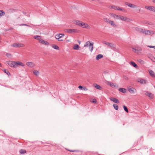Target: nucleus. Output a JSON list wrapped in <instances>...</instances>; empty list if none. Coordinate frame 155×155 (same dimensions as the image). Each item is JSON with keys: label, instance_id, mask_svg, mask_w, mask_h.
<instances>
[{"label": "nucleus", "instance_id": "3c124183", "mask_svg": "<svg viewBox=\"0 0 155 155\" xmlns=\"http://www.w3.org/2000/svg\"><path fill=\"white\" fill-rule=\"evenodd\" d=\"M148 47H149L150 48H155V46H148Z\"/></svg>", "mask_w": 155, "mask_h": 155}, {"label": "nucleus", "instance_id": "20e7f679", "mask_svg": "<svg viewBox=\"0 0 155 155\" xmlns=\"http://www.w3.org/2000/svg\"><path fill=\"white\" fill-rule=\"evenodd\" d=\"M7 64L12 67H16L15 62L14 61H9L7 62Z\"/></svg>", "mask_w": 155, "mask_h": 155}, {"label": "nucleus", "instance_id": "c85d7f7f", "mask_svg": "<svg viewBox=\"0 0 155 155\" xmlns=\"http://www.w3.org/2000/svg\"><path fill=\"white\" fill-rule=\"evenodd\" d=\"M113 107L114 109L116 110H118V107L117 105L116 104H114L113 105Z\"/></svg>", "mask_w": 155, "mask_h": 155}, {"label": "nucleus", "instance_id": "2f4dec72", "mask_svg": "<svg viewBox=\"0 0 155 155\" xmlns=\"http://www.w3.org/2000/svg\"><path fill=\"white\" fill-rule=\"evenodd\" d=\"M33 73L36 76H38L39 74V71H37V70H34L33 71Z\"/></svg>", "mask_w": 155, "mask_h": 155}, {"label": "nucleus", "instance_id": "aec40b11", "mask_svg": "<svg viewBox=\"0 0 155 155\" xmlns=\"http://www.w3.org/2000/svg\"><path fill=\"white\" fill-rule=\"evenodd\" d=\"M134 29L135 30L140 32V33H142L143 29L141 28L138 27H135Z\"/></svg>", "mask_w": 155, "mask_h": 155}, {"label": "nucleus", "instance_id": "cd10ccee", "mask_svg": "<svg viewBox=\"0 0 155 155\" xmlns=\"http://www.w3.org/2000/svg\"><path fill=\"white\" fill-rule=\"evenodd\" d=\"M52 47L53 48L55 49L59 50V47L55 45H53L52 46Z\"/></svg>", "mask_w": 155, "mask_h": 155}, {"label": "nucleus", "instance_id": "864d4df0", "mask_svg": "<svg viewBox=\"0 0 155 155\" xmlns=\"http://www.w3.org/2000/svg\"><path fill=\"white\" fill-rule=\"evenodd\" d=\"M68 151H70V152H74L75 151H76V150H68Z\"/></svg>", "mask_w": 155, "mask_h": 155}, {"label": "nucleus", "instance_id": "ddd939ff", "mask_svg": "<svg viewBox=\"0 0 155 155\" xmlns=\"http://www.w3.org/2000/svg\"><path fill=\"white\" fill-rule=\"evenodd\" d=\"M145 94L146 96H147L149 97L151 99H152L153 98V94L148 91H147L145 93Z\"/></svg>", "mask_w": 155, "mask_h": 155}, {"label": "nucleus", "instance_id": "de8ad7c7", "mask_svg": "<svg viewBox=\"0 0 155 155\" xmlns=\"http://www.w3.org/2000/svg\"><path fill=\"white\" fill-rule=\"evenodd\" d=\"M121 11H122L123 12H127V10L125 9L122 8Z\"/></svg>", "mask_w": 155, "mask_h": 155}, {"label": "nucleus", "instance_id": "680f3d73", "mask_svg": "<svg viewBox=\"0 0 155 155\" xmlns=\"http://www.w3.org/2000/svg\"><path fill=\"white\" fill-rule=\"evenodd\" d=\"M153 1V2L154 3H155V0H152Z\"/></svg>", "mask_w": 155, "mask_h": 155}, {"label": "nucleus", "instance_id": "58836bf2", "mask_svg": "<svg viewBox=\"0 0 155 155\" xmlns=\"http://www.w3.org/2000/svg\"><path fill=\"white\" fill-rule=\"evenodd\" d=\"M120 15H118L116 14H113V17L115 18H116L118 19H119V17Z\"/></svg>", "mask_w": 155, "mask_h": 155}, {"label": "nucleus", "instance_id": "6e6552de", "mask_svg": "<svg viewBox=\"0 0 155 155\" xmlns=\"http://www.w3.org/2000/svg\"><path fill=\"white\" fill-rule=\"evenodd\" d=\"M107 84L109 85L112 88H117L118 87V85L116 84H114L107 81Z\"/></svg>", "mask_w": 155, "mask_h": 155}, {"label": "nucleus", "instance_id": "72a5a7b5", "mask_svg": "<svg viewBox=\"0 0 155 155\" xmlns=\"http://www.w3.org/2000/svg\"><path fill=\"white\" fill-rule=\"evenodd\" d=\"M137 61L140 63L141 64H143L144 63V62L142 60L140 59H138L137 60Z\"/></svg>", "mask_w": 155, "mask_h": 155}, {"label": "nucleus", "instance_id": "c756f323", "mask_svg": "<svg viewBox=\"0 0 155 155\" xmlns=\"http://www.w3.org/2000/svg\"><path fill=\"white\" fill-rule=\"evenodd\" d=\"M5 15V13L2 10H0V17Z\"/></svg>", "mask_w": 155, "mask_h": 155}, {"label": "nucleus", "instance_id": "774afa93", "mask_svg": "<svg viewBox=\"0 0 155 155\" xmlns=\"http://www.w3.org/2000/svg\"><path fill=\"white\" fill-rule=\"evenodd\" d=\"M154 87H155V86H154Z\"/></svg>", "mask_w": 155, "mask_h": 155}, {"label": "nucleus", "instance_id": "4c0bfd02", "mask_svg": "<svg viewBox=\"0 0 155 155\" xmlns=\"http://www.w3.org/2000/svg\"><path fill=\"white\" fill-rule=\"evenodd\" d=\"M117 6H116L115 5H112L111 6L110 8L113 9L115 10H117Z\"/></svg>", "mask_w": 155, "mask_h": 155}, {"label": "nucleus", "instance_id": "0eeeda50", "mask_svg": "<svg viewBox=\"0 0 155 155\" xmlns=\"http://www.w3.org/2000/svg\"><path fill=\"white\" fill-rule=\"evenodd\" d=\"M152 33H153V31H151L143 29L142 33L146 35H150L152 34Z\"/></svg>", "mask_w": 155, "mask_h": 155}, {"label": "nucleus", "instance_id": "052dcab7", "mask_svg": "<svg viewBox=\"0 0 155 155\" xmlns=\"http://www.w3.org/2000/svg\"><path fill=\"white\" fill-rule=\"evenodd\" d=\"M23 13L24 14H26V12H23Z\"/></svg>", "mask_w": 155, "mask_h": 155}, {"label": "nucleus", "instance_id": "423d86ee", "mask_svg": "<svg viewBox=\"0 0 155 155\" xmlns=\"http://www.w3.org/2000/svg\"><path fill=\"white\" fill-rule=\"evenodd\" d=\"M107 23H109L112 26L116 28L117 27L116 24L114 23V22L113 21H110L109 20H107Z\"/></svg>", "mask_w": 155, "mask_h": 155}, {"label": "nucleus", "instance_id": "4d7b16f0", "mask_svg": "<svg viewBox=\"0 0 155 155\" xmlns=\"http://www.w3.org/2000/svg\"><path fill=\"white\" fill-rule=\"evenodd\" d=\"M147 24H149V25H153V23H147Z\"/></svg>", "mask_w": 155, "mask_h": 155}, {"label": "nucleus", "instance_id": "39448f33", "mask_svg": "<svg viewBox=\"0 0 155 155\" xmlns=\"http://www.w3.org/2000/svg\"><path fill=\"white\" fill-rule=\"evenodd\" d=\"M12 46L14 47H24V45L21 43H15L12 45Z\"/></svg>", "mask_w": 155, "mask_h": 155}, {"label": "nucleus", "instance_id": "603ef678", "mask_svg": "<svg viewBox=\"0 0 155 155\" xmlns=\"http://www.w3.org/2000/svg\"><path fill=\"white\" fill-rule=\"evenodd\" d=\"M25 25H26V24H20V25H19L20 26H25Z\"/></svg>", "mask_w": 155, "mask_h": 155}, {"label": "nucleus", "instance_id": "1a4fd4ad", "mask_svg": "<svg viewBox=\"0 0 155 155\" xmlns=\"http://www.w3.org/2000/svg\"><path fill=\"white\" fill-rule=\"evenodd\" d=\"M119 19H120L122 21H128L129 20V19L126 17H124L123 16L120 15Z\"/></svg>", "mask_w": 155, "mask_h": 155}, {"label": "nucleus", "instance_id": "f704fd0d", "mask_svg": "<svg viewBox=\"0 0 155 155\" xmlns=\"http://www.w3.org/2000/svg\"><path fill=\"white\" fill-rule=\"evenodd\" d=\"M3 71L5 73L7 74L8 75H9L10 74V73L8 71H7L6 69H3Z\"/></svg>", "mask_w": 155, "mask_h": 155}, {"label": "nucleus", "instance_id": "13d9d810", "mask_svg": "<svg viewBox=\"0 0 155 155\" xmlns=\"http://www.w3.org/2000/svg\"><path fill=\"white\" fill-rule=\"evenodd\" d=\"M25 26H28V27H31V26H30L29 25H27V24H26V25H25Z\"/></svg>", "mask_w": 155, "mask_h": 155}, {"label": "nucleus", "instance_id": "a18cd8bd", "mask_svg": "<svg viewBox=\"0 0 155 155\" xmlns=\"http://www.w3.org/2000/svg\"><path fill=\"white\" fill-rule=\"evenodd\" d=\"M123 78L124 79L126 80H127L128 79V78L125 75L123 76Z\"/></svg>", "mask_w": 155, "mask_h": 155}, {"label": "nucleus", "instance_id": "393cba45", "mask_svg": "<svg viewBox=\"0 0 155 155\" xmlns=\"http://www.w3.org/2000/svg\"><path fill=\"white\" fill-rule=\"evenodd\" d=\"M119 90L120 91L123 93H125L126 92V89L123 88H120Z\"/></svg>", "mask_w": 155, "mask_h": 155}, {"label": "nucleus", "instance_id": "f3484780", "mask_svg": "<svg viewBox=\"0 0 155 155\" xmlns=\"http://www.w3.org/2000/svg\"><path fill=\"white\" fill-rule=\"evenodd\" d=\"M64 35V34H59L56 35H55V38L56 39H59L61 38Z\"/></svg>", "mask_w": 155, "mask_h": 155}, {"label": "nucleus", "instance_id": "bb28decb", "mask_svg": "<svg viewBox=\"0 0 155 155\" xmlns=\"http://www.w3.org/2000/svg\"><path fill=\"white\" fill-rule=\"evenodd\" d=\"M73 49L75 50H78L80 48L79 46L77 44H75L73 47Z\"/></svg>", "mask_w": 155, "mask_h": 155}, {"label": "nucleus", "instance_id": "79ce46f5", "mask_svg": "<svg viewBox=\"0 0 155 155\" xmlns=\"http://www.w3.org/2000/svg\"><path fill=\"white\" fill-rule=\"evenodd\" d=\"M6 56H7V57H8L9 58H11V54H10L8 53H7L6 54Z\"/></svg>", "mask_w": 155, "mask_h": 155}, {"label": "nucleus", "instance_id": "4468645a", "mask_svg": "<svg viewBox=\"0 0 155 155\" xmlns=\"http://www.w3.org/2000/svg\"><path fill=\"white\" fill-rule=\"evenodd\" d=\"M110 99L111 101H113L114 103L118 104L119 102L118 100L116 98L111 97L110 98Z\"/></svg>", "mask_w": 155, "mask_h": 155}, {"label": "nucleus", "instance_id": "e2e57ef3", "mask_svg": "<svg viewBox=\"0 0 155 155\" xmlns=\"http://www.w3.org/2000/svg\"><path fill=\"white\" fill-rule=\"evenodd\" d=\"M78 43H79V44H80V41H78Z\"/></svg>", "mask_w": 155, "mask_h": 155}, {"label": "nucleus", "instance_id": "338daca9", "mask_svg": "<svg viewBox=\"0 0 155 155\" xmlns=\"http://www.w3.org/2000/svg\"><path fill=\"white\" fill-rule=\"evenodd\" d=\"M104 43H105V44H107V43H106V42H105Z\"/></svg>", "mask_w": 155, "mask_h": 155}, {"label": "nucleus", "instance_id": "9b49d317", "mask_svg": "<svg viewBox=\"0 0 155 155\" xmlns=\"http://www.w3.org/2000/svg\"><path fill=\"white\" fill-rule=\"evenodd\" d=\"M79 26L81 27H82L84 28H87L88 27V25L87 24H85L84 23L82 22L81 21V22H80V24H79Z\"/></svg>", "mask_w": 155, "mask_h": 155}, {"label": "nucleus", "instance_id": "a19ab883", "mask_svg": "<svg viewBox=\"0 0 155 155\" xmlns=\"http://www.w3.org/2000/svg\"><path fill=\"white\" fill-rule=\"evenodd\" d=\"M91 101L92 103H96L97 102L96 100L95 99H94Z\"/></svg>", "mask_w": 155, "mask_h": 155}, {"label": "nucleus", "instance_id": "b1692460", "mask_svg": "<svg viewBox=\"0 0 155 155\" xmlns=\"http://www.w3.org/2000/svg\"><path fill=\"white\" fill-rule=\"evenodd\" d=\"M145 8L150 10L151 11H153V6H145Z\"/></svg>", "mask_w": 155, "mask_h": 155}, {"label": "nucleus", "instance_id": "69168bd1", "mask_svg": "<svg viewBox=\"0 0 155 155\" xmlns=\"http://www.w3.org/2000/svg\"><path fill=\"white\" fill-rule=\"evenodd\" d=\"M0 67H2L1 64L0 63Z\"/></svg>", "mask_w": 155, "mask_h": 155}, {"label": "nucleus", "instance_id": "473e14b6", "mask_svg": "<svg viewBox=\"0 0 155 155\" xmlns=\"http://www.w3.org/2000/svg\"><path fill=\"white\" fill-rule=\"evenodd\" d=\"M41 36L39 35H36L34 37V38L36 40H38V41L41 38Z\"/></svg>", "mask_w": 155, "mask_h": 155}, {"label": "nucleus", "instance_id": "6e6d98bb", "mask_svg": "<svg viewBox=\"0 0 155 155\" xmlns=\"http://www.w3.org/2000/svg\"><path fill=\"white\" fill-rule=\"evenodd\" d=\"M57 39L59 41H63L62 39H61V38L59 39Z\"/></svg>", "mask_w": 155, "mask_h": 155}, {"label": "nucleus", "instance_id": "2eb2a0df", "mask_svg": "<svg viewBox=\"0 0 155 155\" xmlns=\"http://www.w3.org/2000/svg\"><path fill=\"white\" fill-rule=\"evenodd\" d=\"M128 91L131 94H134L136 89L132 87H130L128 89Z\"/></svg>", "mask_w": 155, "mask_h": 155}, {"label": "nucleus", "instance_id": "f03ea898", "mask_svg": "<svg viewBox=\"0 0 155 155\" xmlns=\"http://www.w3.org/2000/svg\"><path fill=\"white\" fill-rule=\"evenodd\" d=\"M88 46L91 47V48L90 50V51L91 52L92 51L93 48V44L91 43L89 41H88L86 42L84 45V47H85Z\"/></svg>", "mask_w": 155, "mask_h": 155}, {"label": "nucleus", "instance_id": "49530a36", "mask_svg": "<svg viewBox=\"0 0 155 155\" xmlns=\"http://www.w3.org/2000/svg\"><path fill=\"white\" fill-rule=\"evenodd\" d=\"M42 41H43V40L41 38V37L38 41H39V43H42Z\"/></svg>", "mask_w": 155, "mask_h": 155}, {"label": "nucleus", "instance_id": "dca6fc26", "mask_svg": "<svg viewBox=\"0 0 155 155\" xmlns=\"http://www.w3.org/2000/svg\"><path fill=\"white\" fill-rule=\"evenodd\" d=\"M142 49L140 48H139L136 49L135 48H133L132 51L135 53H138L139 51H141Z\"/></svg>", "mask_w": 155, "mask_h": 155}, {"label": "nucleus", "instance_id": "5fc2aeb1", "mask_svg": "<svg viewBox=\"0 0 155 155\" xmlns=\"http://www.w3.org/2000/svg\"><path fill=\"white\" fill-rule=\"evenodd\" d=\"M152 8L153 10L152 11L153 12H155V7H153V8Z\"/></svg>", "mask_w": 155, "mask_h": 155}, {"label": "nucleus", "instance_id": "a211bd4d", "mask_svg": "<svg viewBox=\"0 0 155 155\" xmlns=\"http://www.w3.org/2000/svg\"><path fill=\"white\" fill-rule=\"evenodd\" d=\"M26 64L28 66L30 67H33L35 65V64L31 62H27Z\"/></svg>", "mask_w": 155, "mask_h": 155}, {"label": "nucleus", "instance_id": "f257e3e1", "mask_svg": "<svg viewBox=\"0 0 155 155\" xmlns=\"http://www.w3.org/2000/svg\"><path fill=\"white\" fill-rule=\"evenodd\" d=\"M79 31L75 29H69L66 30V32L68 33L71 34L72 33H78Z\"/></svg>", "mask_w": 155, "mask_h": 155}, {"label": "nucleus", "instance_id": "09e8293b", "mask_svg": "<svg viewBox=\"0 0 155 155\" xmlns=\"http://www.w3.org/2000/svg\"><path fill=\"white\" fill-rule=\"evenodd\" d=\"M117 10H120V11H121V10H122V8H120V7H117Z\"/></svg>", "mask_w": 155, "mask_h": 155}, {"label": "nucleus", "instance_id": "f8f14e48", "mask_svg": "<svg viewBox=\"0 0 155 155\" xmlns=\"http://www.w3.org/2000/svg\"><path fill=\"white\" fill-rule=\"evenodd\" d=\"M125 4L126 5H127L129 7L131 8H135L136 7V6L135 5H134L131 4L129 2H125Z\"/></svg>", "mask_w": 155, "mask_h": 155}, {"label": "nucleus", "instance_id": "c9c22d12", "mask_svg": "<svg viewBox=\"0 0 155 155\" xmlns=\"http://www.w3.org/2000/svg\"><path fill=\"white\" fill-rule=\"evenodd\" d=\"M26 153V150H25L21 149L20 150V153L21 154H24V153Z\"/></svg>", "mask_w": 155, "mask_h": 155}, {"label": "nucleus", "instance_id": "e433bc0d", "mask_svg": "<svg viewBox=\"0 0 155 155\" xmlns=\"http://www.w3.org/2000/svg\"><path fill=\"white\" fill-rule=\"evenodd\" d=\"M123 108L124 109V110L127 113H128L129 111H128V109L127 108V107L126 106H125V105H123Z\"/></svg>", "mask_w": 155, "mask_h": 155}, {"label": "nucleus", "instance_id": "8fccbe9b", "mask_svg": "<svg viewBox=\"0 0 155 155\" xmlns=\"http://www.w3.org/2000/svg\"><path fill=\"white\" fill-rule=\"evenodd\" d=\"M151 60L153 62H155V58L153 57L152 59H151Z\"/></svg>", "mask_w": 155, "mask_h": 155}, {"label": "nucleus", "instance_id": "c03bdc74", "mask_svg": "<svg viewBox=\"0 0 155 155\" xmlns=\"http://www.w3.org/2000/svg\"><path fill=\"white\" fill-rule=\"evenodd\" d=\"M78 88L80 89V90H82V89H83V87L81 85H79L78 87Z\"/></svg>", "mask_w": 155, "mask_h": 155}, {"label": "nucleus", "instance_id": "412c9836", "mask_svg": "<svg viewBox=\"0 0 155 155\" xmlns=\"http://www.w3.org/2000/svg\"><path fill=\"white\" fill-rule=\"evenodd\" d=\"M16 67L18 65H20L21 66L23 67L24 66V64L22 62L20 61H18L17 62H15Z\"/></svg>", "mask_w": 155, "mask_h": 155}, {"label": "nucleus", "instance_id": "4be33fe9", "mask_svg": "<svg viewBox=\"0 0 155 155\" xmlns=\"http://www.w3.org/2000/svg\"><path fill=\"white\" fill-rule=\"evenodd\" d=\"M103 57V56L102 54H98V55H97V56L96 57V59L97 60H99L100 59L102 58Z\"/></svg>", "mask_w": 155, "mask_h": 155}, {"label": "nucleus", "instance_id": "a878e982", "mask_svg": "<svg viewBox=\"0 0 155 155\" xmlns=\"http://www.w3.org/2000/svg\"><path fill=\"white\" fill-rule=\"evenodd\" d=\"M130 64L134 68H136L137 67V64L133 61L130 62Z\"/></svg>", "mask_w": 155, "mask_h": 155}, {"label": "nucleus", "instance_id": "37998d69", "mask_svg": "<svg viewBox=\"0 0 155 155\" xmlns=\"http://www.w3.org/2000/svg\"><path fill=\"white\" fill-rule=\"evenodd\" d=\"M82 90L86 91L88 90V89L85 87H83Z\"/></svg>", "mask_w": 155, "mask_h": 155}, {"label": "nucleus", "instance_id": "6ab92c4d", "mask_svg": "<svg viewBox=\"0 0 155 155\" xmlns=\"http://www.w3.org/2000/svg\"><path fill=\"white\" fill-rule=\"evenodd\" d=\"M149 72L150 75L152 77L155 78V73L153 71L150 70H149Z\"/></svg>", "mask_w": 155, "mask_h": 155}, {"label": "nucleus", "instance_id": "7ed1b4c3", "mask_svg": "<svg viewBox=\"0 0 155 155\" xmlns=\"http://www.w3.org/2000/svg\"><path fill=\"white\" fill-rule=\"evenodd\" d=\"M116 47L115 45L107 42V48H109L113 50H115L116 49Z\"/></svg>", "mask_w": 155, "mask_h": 155}, {"label": "nucleus", "instance_id": "5701e85b", "mask_svg": "<svg viewBox=\"0 0 155 155\" xmlns=\"http://www.w3.org/2000/svg\"><path fill=\"white\" fill-rule=\"evenodd\" d=\"M73 22L74 24L78 25L79 26V24H80L81 21L78 20H74L73 21Z\"/></svg>", "mask_w": 155, "mask_h": 155}, {"label": "nucleus", "instance_id": "0e129e2a", "mask_svg": "<svg viewBox=\"0 0 155 155\" xmlns=\"http://www.w3.org/2000/svg\"><path fill=\"white\" fill-rule=\"evenodd\" d=\"M89 49L90 50L91 49V47H89Z\"/></svg>", "mask_w": 155, "mask_h": 155}, {"label": "nucleus", "instance_id": "7c9ffc66", "mask_svg": "<svg viewBox=\"0 0 155 155\" xmlns=\"http://www.w3.org/2000/svg\"><path fill=\"white\" fill-rule=\"evenodd\" d=\"M42 44L45 45H49V43L48 41H44V40H43V41H42Z\"/></svg>", "mask_w": 155, "mask_h": 155}, {"label": "nucleus", "instance_id": "ea45409f", "mask_svg": "<svg viewBox=\"0 0 155 155\" xmlns=\"http://www.w3.org/2000/svg\"><path fill=\"white\" fill-rule=\"evenodd\" d=\"M95 87L96 88L98 89H100L101 88V86L99 85H97V84H96L95 86Z\"/></svg>", "mask_w": 155, "mask_h": 155}, {"label": "nucleus", "instance_id": "9d476101", "mask_svg": "<svg viewBox=\"0 0 155 155\" xmlns=\"http://www.w3.org/2000/svg\"><path fill=\"white\" fill-rule=\"evenodd\" d=\"M137 81L138 82H140V84H145L147 82V81L146 80L141 78L138 79Z\"/></svg>", "mask_w": 155, "mask_h": 155}, {"label": "nucleus", "instance_id": "bf43d9fd", "mask_svg": "<svg viewBox=\"0 0 155 155\" xmlns=\"http://www.w3.org/2000/svg\"><path fill=\"white\" fill-rule=\"evenodd\" d=\"M104 21L105 22L107 21V19L104 18Z\"/></svg>", "mask_w": 155, "mask_h": 155}]
</instances>
